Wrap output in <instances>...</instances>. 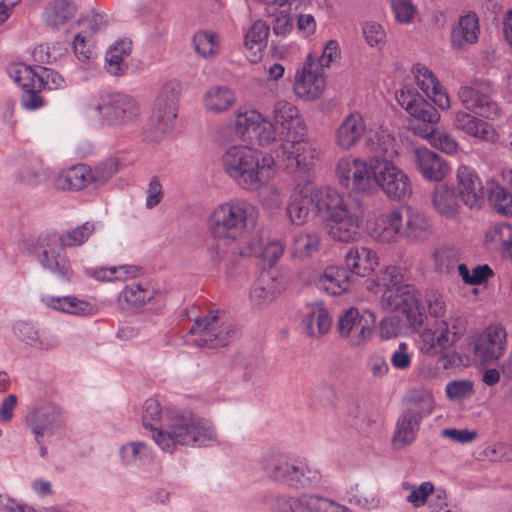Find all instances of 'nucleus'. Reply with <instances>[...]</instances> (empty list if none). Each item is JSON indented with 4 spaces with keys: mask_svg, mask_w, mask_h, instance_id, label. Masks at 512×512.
<instances>
[{
    "mask_svg": "<svg viewBox=\"0 0 512 512\" xmlns=\"http://www.w3.org/2000/svg\"><path fill=\"white\" fill-rule=\"evenodd\" d=\"M143 427L163 452L172 454L182 447H206L218 442L213 424L191 411L163 410L159 401L147 399L142 408Z\"/></svg>",
    "mask_w": 512,
    "mask_h": 512,
    "instance_id": "obj_1",
    "label": "nucleus"
},
{
    "mask_svg": "<svg viewBox=\"0 0 512 512\" xmlns=\"http://www.w3.org/2000/svg\"><path fill=\"white\" fill-rule=\"evenodd\" d=\"M258 220V208L246 199L233 198L214 207L207 224L218 242L208 248L210 259L218 263L228 254L250 256L255 253L259 241L252 232Z\"/></svg>",
    "mask_w": 512,
    "mask_h": 512,
    "instance_id": "obj_2",
    "label": "nucleus"
},
{
    "mask_svg": "<svg viewBox=\"0 0 512 512\" xmlns=\"http://www.w3.org/2000/svg\"><path fill=\"white\" fill-rule=\"evenodd\" d=\"M273 120L280 127L281 145L276 156L290 171L309 172L319 159L318 145L305 138L306 125L298 109L286 100L276 103Z\"/></svg>",
    "mask_w": 512,
    "mask_h": 512,
    "instance_id": "obj_3",
    "label": "nucleus"
},
{
    "mask_svg": "<svg viewBox=\"0 0 512 512\" xmlns=\"http://www.w3.org/2000/svg\"><path fill=\"white\" fill-rule=\"evenodd\" d=\"M366 146L375 153L373 193L377 189L391 200L404 202L413 192L408 174L398 167L391 158L397 154L395 138L385 129L369 130Z\"/></svg>",
    "mask_w": 512,
    "mask_h": 512,
    "instance_id": "obj_4",
    "label": "nucleus"
},
{
    "mask_svg": "<svg viewBox=\"0 0 512 512\" xmlns=\"http://www.w3.org/2000/svg\"><path fill=\"white\" fill-rule=\"evenodd\" d=\"M318 211H324L326 234L334 241L350 244L360 240L364 213L360 205L350 203L337 189H321L311 197Z\"/></svg>",
    "mask_w": 512,
    "mask_h": 512,
    "instance_id": "obj_5",
    "label": "nucleus"
},
{
    "mask_svg": "<svg viewBox=\"0 0 512 512\" xmlns=\"http://www.w3.org/2000/svg\"><path fill=\"white\" fill-rule=\"evenodd\" d=\"M375 286L381 290L380 306L388 312L405 315L413 328L424 322V311L420 304L418 289L407 282L402 270L396 266H386L376 275Z\"/></svg>",
    "mask_w": 512,
    "mask_h": 512,
    "instance_id": "obj_6",
    "label": "nucleus"
},
{
    "mask_svg": "<svg viewBox=\"0 0 512 512\" xmlns=\"http://www.w3.org/2000/svg\"><path fill=\"white\" fill-rule=\"evenodd\" d=\"M225 173L246 191H257L273 175L276 162L267 153L248 145L226 149L221 159Z\"/></svg>",
    "mask_w": 512,
    "mask_h": 512,
    "instance_id": "obj_7",
    "label": "nucleus"
},
{
    "mask_svg": "<svg viewBox=\"0 0 512 512\" xmlns=\"http://www.w3.org/2000/svg\"><path fill=\"white\" fill-rule=\"evenodd\" d=\"M465 330V320L460 316H449L447 320L428 322L418 332L419 351L428 356H440L437 363L443 369H447L450 361L444 351L451 348Z\"/></svg>",
    "mask_w": 512,
    "mask_h": 512,
    "instance_id": "obj_8",
    "label": "nucleus"
},
{
    "mask_svg": "<svg viewBox=\"0 0 512 512\" xmlns=\"http://www.w3.org/2000/svg\"><path fill=\"white\" fill-rule=\"evenodd\" d=\"M189 332L193 344L207 348L223 347L235 335L232 323L224 313L218 311H209L197 318Z\"/></svg>",
    "mask_w": 512,
    "mask_h": 512,
    "instance_id": "obj_9",
    "label": "nucleus"
},
{
    "mask_svg": "<svg viewBox=\"0 0 512 512\" xmlns=\"http://www.w3.org/2000/svg\"><path fill=\"white\" fill-rule=\"evenodd\" d=\"M374 156L362 160L353 156L339 159L336 176L341 186L354 193L373 194Z\"/></svg>",
    "mask_w": 512,
    "mask_h": 512,
    "instance_id": "obj_10",
    "label": "nucleus"
},
{
    "mask_svg": "<svg viewBox=\"0 0 512 512\" xmlns=\"http://www.w3.org/2000/svg\"><path fill=\"white\" fill-rule=\"evenodd\" d=\"M26 424L37 443L50 437L66 425L63 409L50 400H39L27 413Z\"/></svg>",
    "mask_w": 512,
    "mask_h": 512,
    "instance_id": "obj_11",
    "label": "nucleus"
},
{
    "mask_svg": "<svg viewBox=\"0 0 512 512\" xmlns=\"http://www.w3.org/2000/svg\"><path fill=\"white\" fill-rule=\"evenodd\" d=\"M235 133L243 141L256 142L259 145H270L280 140V127L271 123L256 110H240L235 121Z\"/></svg>",
    "mask_w": 512,
    "mask_h": 512,
    "instance_id": "obj_12",
    "label": "nucleus"
},
{
    "mask_svg": "<svg viewBox=\"0 0 512 512\" xmlns=\"http://www.w3.org/2000/svg\"><path fill=\"white\" fill-rule=\"evenodd\" d=\"M375 321L374 312L365 310L360 314L357 308L351 307L340 315L336 329L341 339L356 348L365 345L371 339Z\"/></svg>",
    "mask_w": 512,
    "mask_h": 512,
    "instance_id": "obj_13",
    "label": "nucleus"
},
{
    "mask_svg": "<svg viewBox=\"0 0 512 512\" xmlns=\"http://www.w3.org/2000/svg\"><path fill=\"white\" fill-rule=\"evenodd\" d=\"M89 109V115L99 118L102 123L118 125L134 120L139 107L133 98H97Z\"/></svg>",
    "mask_w": 512,
    "mask_h": 512,
    "instance_id": "obj_14",
    "label": "nucleus"
},
{
    "mask_svg": "<svg viewBox=\"0 0 512 512\" xmlns=\"http://www.w3.org/2000/svg\"><path fill=\"white\" fill-rule=\"evenodd\" d=\"M176 116L177 104L174 98H156L144 140L149 144L160 143L171 131Z\"/></svg>",
    "mask_w": 512,
    "mask_h": 512,
    "instance_id": "obj_15",
    "label": "nucleus"
},
{
    "mask_svg": "<svg viewBox=\"0 0 512 512\" xmlns=\"http://www.w3.org/2000/svg\"><path fill=\"white\" fill-rule=\"evenodd\" d=\"M507 344V333L501 325H490L473 341L475 360L491 364L503 356Z\"/></svg>",
    "mask_w": 512,
    "mask_h": 512,
    "instance_id": "obj_16",
    "label": "nucleus"
},
{
    "mask_svg": "<svg viewBox=\"0 0 512 512\" xmlns=\"http://www.w3.org/2000/svg\"><path fill=\"white\" fill-rule=\"evenodd\" d=\"M321 189H333L330 186H312L309 183L297 184L294 192L290 195L286 206V216L291 224L302 226L309 222L311 214H323L311 203L312 195Z\"/></svg>",
    "mask_w": 512,
    "mask_h": 512,
    "instance_id": "obj_17",
    "label": "nucleus"
},
{
    "mask_svg": "<svg viewBox=\"0 0 512 512\" xmlns=\"http://www.w3.org/2000/svg\"><path fill=\"white\" fill-rule=\"evenodd\" d=\"M286 289L283 277L276 271H263L253 282L249 300L258 310L269 307Z\"/></svg>",
    "mask_w": 512,
    "mask_h": 512,
    "instance_id": "obj_18",
    "label": "nucleus"
},
{
    "mask_svg": "<svg viewBox=\"0 0 512 512\" xmlns=\"http://www.w3.org/2000/svg\"><path fill=\"white\" fill-rule=\"evenodd\" d=\"M37 257L42 268L54 274L61 281L71 282L74 280L75 273L70 265L65 248L59 244L56 237L42 246Z\"/></svg>",
    "mask_w": 512,
    "mask_h": 512,
    "instance_id": "obj_19",
    "label": "nucleus"
},
{
    "mask_svg": "<svg viewBox=\"0 0 512 512\" xmlns=\"http://www.w3.org/2000/svg\"><path fill=\"white\" fill-rule=\"evenodd\" d=\"M458 196L470 209H478L484 200L482 181L476 170L466 164H461L455 174Z\"/></svg>",
    "mask_w": 512,
    "mask_h": 512,
    "instance_id": "obj_20",
    "label": "nucleus"
},
{
    "mask_svg": "<svg viewBox=\"0 0 512 512\" xmlns=\"http://www.w3.org/2000/svg\"><path fill=\"white\" fill-rule=\"evenodd\" d=\"M411 159L417 171L430 182H441L451 171L445 159L426 147L413 149Z\"/></svg>",
    "mask_w": 512,
    "mask_h": 512,
    "instance_id": "obj_21",
    "label": "nucleus"
},
{
    "mask_svg": "<svg viewBox=\"0 0 512 512\" xmlns=\"http://www.w3.org/2000/svg\"><path fill=\"white\" fill-rule=\"evenodd\" d=\"M326 86L325 76L316 64V58L309 54L303 67L295 76V91L298 96H319Z\"/></svg>",
    "mask_w": 512,
    "mask_h": 512,
    "instance_id": "obj_22",
    "label": "nucleus"
},
{
    "mask_svg": "<svg viewBox=\"0 0 512 512\" xmlns=\"http://www.w3.org/2000/svg\"><path fill=\"white\" fill-rule=\"evenodd\" d=\"M433 234L429 216L414 207L405 208L402 238L411 243L422 244Z\"/></svg>",
    "mask_w": 512,
    "mask_h": 512,
    "instance_id": "obj_23",
    "label": "nucleus"
},
{
    "mask_svg": "<svg viewBox=\"0 0 512 512\" xmlns=\"http://www.w3.org/2000/svg\"><path fill=\"white\" fill-rule=\"evenodd\" d=\"M41 303L48 309L74 316H93L97 313L96 305L74 295L55 296L44 294Z\"/></svg>",
    "mask_w": 512,
    "mask_h": 512,
    "instance_id": "obj_24",
    "label": "nucleus"
},
{
    "mask_svg": "<svg viewBox=\"0 0 512 512\" xmlns=\"http://www.w3.org/2000/svg\"><path fill=\"white\" fill-rule=\"evenodd\" d=\"M78 13L77 5L70 0H53L43 12L42 21L51 30H65L75 20Z\"/></svg>",
    "mask_w": 512,
    "mask_h": 512,
    "instance_id": "obj_25",
    "label": "nucleus"
},
{
    "mask_svg": "<svg viewBox=\"0 0 512 512\" xmlns=\"http://www.w3.org/2000/svg\"><path fill=\"white\" fill-rule=\"evenodd\" d=\"M403 215L400 210L393 209L380 215L370 227V235L383 244L395 243L402 238Z\"/></svg>",
    "mask_w": 512,
    "mask_h": 512,
    "instance_id": "obj_26",
    "label": "nucleus"
},
{
    "mask_svg": "<svg viewBox=\"0 0 512 512\" xmlns=\"http://www.w3.org/2000/svg\"><path fill=\"white\" fill-rule=\"evenodd\" d=\"M294 458L285 453L268 451L260 457L259 466L268 479L286 486Z\"/></svg>",
    "mask_w": 512,
    "mask_h": 512,
    "instance_id": "obj_27",
    "label": "nucleus"
},
{
    "mask_svg": "<svg viewBox=\"0 0 512 512\" xmlns=\"http://www.w3.org/2000/svg\"><path fill=\"white\" fill-rule=\"evenodd\" d=\"M55 189L61 191H81L94 188V179L91 167L79 164L59 172L52 180Z\"/></svg>",
    "mask_w": 512,
    "mask_h": 512,
    "instance_id": "obj_28",
    "label": "nucleus"
},
{
    "mask_svg": "<svg viewBox=\"0 0 512 512\" xmlns=\"http://www.w3.org/2000/svg\"><path fill=\"white\" fill-rule=\"evenodd\" d=\"M321 471L305 458L295 457L287 487L294 490L315 488L322 483Z\"/></svg>",
    "mask_w": 512,
    "mask_h": 512,
    "instance_id": "obj_29",
    "label": "nucleus"
},
{
    "mask_svg": "<svg viewBox=\"0 0 512 512\" xmlns=\"http://www.w3.org/2000/svg\"><path fill=\"white\" fill-rule=\"evenodd\" d=\"M345 264L348 272L366 277L379 266V257L376 251L367 246H356L346 253Z\"/></svg>",
    "mask_w": 512,
    "mask_h": 512,
    "instance_id": "obj_30",
    "label": "nucleus"
},
{
    "mask_svg": "<svg viewBox=\"0 0 512 512\" xmlns=\"http://www.w3.org/2000/svg\"><path fill=\"white\" fill-rule=\"evenodd\" d=\"M366 125L359 113L347 115L335 132V144L338 148L348 151L363 137Z\"/></svg>",
    "mask_w": 512,
    "mask_h": 512,
    "instance_id": "obj_31",
    "label": "nucleus"
},
{
    "mask_svg": "<svg viewBox=\"0 0 512 512\" xmlns=\"http://www.w3.org/2000/svg\"><path fill=\"white\" fill-rule=\"evenodd\" d=\"M454 124L457 129L479 140L495 143L499 139V134L492 124L468 113L458 112Z\"/></svg>",
    "mask_w": 512,
    "mask_h": 512,
    "instance_id": "obj_32",
    "label": "nucleus"
},
{
    "mask_svg": "<svg viewBox=\"0 0 512 512\" xmlns=\"http://www.w3.org/2000/svg\"><path fill=\"white\" fill-rule=\"evenodd\" d=\"M14 181L20 185L37 187L52 178V171L34 160L18 161L13 173Z\"/></svg>",
    "mask_w": 512,
    "mask_h": 512,
    "instance_id": "obj_33",
    "label": "nucleus"
},
{
    "mask_svg": "<svg viewBox=\"0 0 512 512\" xmlns=\"http://www.w3.org/2000/svg\"><path fill=\"white\" fill-rule=\"evenodd\" d=\"M316 285L331 295H340L350 288L351 277L345 267L331 265L318 276Z\"/></svg>",
    "mask_w": 512,
    "mask_h": 512,
    "instance_id": "obj_34",
    "label": "nucleus"
},
{
    "mask_svg": "<svg viewBox=\"0 0 512 512\" xmlns=\"http://www.w3.org/2000/svg\"><path fill=\"white\" fill-rule=\"evenodd\" d=\"M118 456L124 467L140 468L152 460L153 448L145 441L131 440L120 446Z\"/></svg>",
    "mask_w": 512,
    "mask_h": 512,
    "instance_id": "obj_35",
    "label": "nucleus"
},
{
    "mask_svg": "<svg viewBox=\"0 0 512 512\" xmlns=\"http://www.w3.org/2000/svg\"><path fill=\"white\" fill-rule=\"evenodd\" d=\"M322 246V234L318 230L305 229L296 233L291 244L293 258L307 260L316 255Z\"/></svg>",
    "mask_w": 512,
    "mask_h": 512,
    "instance_id": "obj_36",
    "label": "nucleus"
},
{
    "mask_svg": "<svg viewBox=\"0 0 512 512\" xmlns=\"http://www.w3.org/2000/svg\"><path fill=\"white\" fill-rule=\"evenodd\" d=\"M432 205L439 215L447 219H455L461 210L455 190L446 184L435 187L432 193Z\"/></svg>",
    "mask_w": 512,
    "mask_h": 512,
    "instance_id": "obj_37",
    "label": "nucleus"
},
{
    "mask_svg": "<svg viewBox=\"0 0 512 512\" xmlns=\"http://www.w3.org/2000/svg\"><path fill=\"white\" fill-rule=\"evenodd\" d=\"M301 326L307 336L320 338L330 331L332 319L326 308L316 305L303 317Z\"/></svg>",
    "mask_w": 512,
    "mask_h": 512,
    "instance_id": "obj_38",
    "label": "nucleus"
},
{
    "mask_svg": "<svg viewBox=\"0 0 512 512\" xmlns=\"http://www.w3.org/2000/svg\"><path fill=\"white\" fill-rule=\"evenodd\" d=\"M132 51V41L121 39L112 44L105 54V69L113 76H121L127 70L125 59Z\"/></svg>",
    "mask_w": 512,
    "mask_h": 512,
    "instance_id": "obj_39",
    "label": "nucleus"
},
{
    "mask_svg": "<svg viewBox=\"0 0 512 512\" xmlns=\"http://www.w3.org/2000/svg\"><path fill=\"white\" fill-rule=\"evenodd\" d=\"M479 33L478 18L476 14L469 13L462 16L453 28L451 34L452 44L458 48L474 44L478 40Z\"/></svg>",
    "mask_w": 512,
    "mask_h": 512,
    "instance_id": "obj_40",
    "label": "nucleus"
},
{
    "mask_svg": "<svg viewBox=\"0 0 512 512\" xmlns=\"http://www.w3.org/2000/svg\"><path fill=\"white\" fill-rule=\"evenodd\" d=\"M155 291L148 282L131 283L120 292L118 304L121 308H133L145 305L154 297Z\"/></svg>",
    "mask_w": 512,
    "mask_h": 512,
    "instance_id": "obj_41",
    "label": "nucleus"
},
{
    "mask_svg": "<svg viewBox=\"0 0 512 512\" xmlns=\"http://www.w3.org/2000/svg\"><path fill=\"white\" fill-rule=\"evenodd\" d=\"M484 242L488 248L499 250L512 258V225L502 222L490 226L485 233Z\"/></svg>",
    "mask_w": 512,
    "mask_h": 512,
    "instance_id": "obj_42",
    "label": "nucleus"
},
{
    "mask_svg": "<svg viewBox=\"0 0 512 512\" xmlns=\"http://www.w3.org/2000/svg\"><path fill=\"white\" fill-rule=\"evenodd\" d=\"M411 73L425 96H448L438 77L427 66L416 63L411 67Z\"/></svg>",
    "mask_w": 512,
    "mask_h": 512,
    "instance_id": "obj_43",
    "label": "nucleus"
},
{
    "mask_svg": "<svg viewBox=\"0 0 512 512\" xmlns=\"http://www.w3.org/2000/svg\"><path fill=\"white\" fill-rule=\"evenodd\" d=\"M9 77L30 96L39 93V86L36 79H39V72L31 66L21 62L11 63L7 67Z\"/></svg>",
    "mask_w": 512,
    "mask_h": 512,
    "instance_id": "obj_44",
    "label": "nucleus"
},
{
    "mask_svg": "<svg viewBox=\"0 0 512 512\" xmlns=\"http://www.w3.org/2000/svg\"><path fill=\"white\" fill-rule=\"evenodd\" d=\"M346 498L350 504L363 509H374L379 505L377 488L368 482L355 483L346 491Z\"/></svg>",
    "mask_w": 512,
    "mask_h": 512,
    "instance_id": "obj_45",
    "label": "nucleus"
},
{
    "mask_svg": "<svg viewBox=\"0 0 512 512\" xmlns=\"http://www.w3.org/2000/svg\"><path fill=\"white\" fill-rule=\"evenodd\" d=\"M420 422V420L410 416V414L402 413L397 420L392 438L395 449H403L415 441L420 428Z\"/></svg>",
    "mask_w": 512,
    "mask_h": 512,
    "instance_id": "obj_46",
    "label": "nucleus"
},
{
    "mask_svg": "<svg viewBox=\"0 0 512 512\" xmlns=\"http://www.w3.org/2000/svg\"><path fill=\"white\" fill-rule=\"evenodd\" d=\"M434 405L432 393L429 390L418 389L411 392L403 412L421 421L423 417L432 413Z\"/></svg>",
    "mask_w": 512,
    "mask_h": 512,
    "instance_id": "obj_47",
    "label": "nucleus"
},
{
    "mask_svg": "<svg viewBox=\"0 0 512 512\" xmlns=\"http://www.w3.org/2000/svg\"><path fill=\"white\" fill-rule=\"evenodd\" d=\"M398 103L405 108L410 116L423 122L434 123L439 119V114L434 105L426 98H396Z\"/></svg>",
    "mask_w": 512,
    "mask_h": 512,
    "instance_id": "obj_48",
    "label": "nucleus"
},
{
    "mask_svg": "<svg viewBox=\"0 0 512 512\" xmlns=\"http://www.w3.org/2000/svg\"><path fill=\"white\" fill-rule=\"evenodd\" d=\"M16 329L20 339L37 350H53L59 345V340L56 336L40 334L30 324L20 323L17 325Z\"/></svg>",
    "mask_w": 512,
    "mask_h": 512,
    "instance_id": "obj_49",
    "label": "nucleus"
},
{
    "mask_svg": "<svg viewBox=\"0 0 512 512\" xmlns=\"http://www.w3.org/2000/svg\"><path fill=\"white\" fill-rule=\"evenodd\" d=\"M402 489L406 493L405 501L414 508H421L425 505L428 506L430 498L436 495L438 489L430 481L413 484L410 482H403Z\"/></svg>",
    "mask_w": 512,
    "mask_h": 512,
    "instance_id": "obj_50",
    "label": "nucleus"
},
{
    "mask_svg": "<svg viewBox=\"0 0 512 512\" xmlns=\"http://www.w3.org/2000/svg\"><path fill=\"white\" fill-rule=\"evenodd\" d=\"M432 261L434 270L439 274L449 275L459 265V251L449 245H441L434 249L432 253Z\"/></svg>",
    "mask_w": 512,
    "mask_h": 512,
    "instance_id": "obj_51",
    "label": "nucleus"
},
{
    "mask_svg": "<svg viewBox=\"0 0 512 512\" xmlns=\"http://www.w3.org/2000/svg\"><path fill=\"white\" fill-rule=\"evenodd\" d=\"M192 44L195 52L203 58H214L220 52V36L209 30H201L194 34Z\"/></svg>",
    "mask_w": 512,
    "mask_h": 512,
    "instance_id": "obj_52",
    "label": "nucleus"
},
{
    "mask_svg": "<svg viewBox=\"0 0 512 512\" xmlns=\"http://www.w3.org/2000/svg\"><path fill=\"white\" fill-rule=\"evenodd\" d=\"M139 268L134 265H119L98 267L87 271V274L97 281L126 280L137 276Z\"/></svg>",
    "mask_w": 512,
    "mask_h": 512,
    "instance_id": "obj_53",
    "label": "nucleus"
},
{
    "mask_svg": "<svg viewBox=\"0 0 512 512\" xmlns=\"http://www.w3.org/2000/svg\"><path fill=\"white\" fill-rule=\"evenodd\" d=\"M96 224L92 221H86L70 230L65 231L60 237H56L59 244L64 248L78 247L85 244L95 233Z\"/></svg>",
    "mask_w": 512,
    "mask_h": 512,
    "instance_id": "obj_54",
    "label": "nucleus"
},
{
    "mask_svg": "<svg viewBox=\"0 0 512 512\" xmlns=\"http://www.w3.org/2000/svg\"><path fill=\"white\" fill-rule=\"evenodd\" d=\"M478 461H512V446L504 443H484L475 451Z\"/></svg>",
    "mask_w": 512,
    "mask_h": 512,
    "instance_id": "obj_55",
    "label": "nucleus"
},
{
    "mask_svg": "<svg viewBox=\"0 0 512 512\" xmlns=\"http://www.w3.org/2000/svg\"><path fill=\"white\" fill-rule=\"evenodd\" d=\"M269 26L263 20L254 21L247 29L244 36V46L248 50L261 51L267 43Z\"/></svg>",
    "mask_w": 512,
    "mask_h": 512,
    "instance_id": "obj_56",
    "label": "nucleus"
},
{
    "mask_svg": "<svg viewBox=\"0 0 512 512\" xmlns=\"http://www.w3.org/2000/svg\"><path fill=\"white\" fill-rule=\"evenodd\" d=\"M457 273L466 285H482L493 276V270L488 264L476 265L469 268L466 264L457 265Z\"/></svg>",
    "mask_w": 512,
    "mask_h": 512,
    "instance_id": "obj_57",
    "label": "nucleus"
},
{
    "mask_svg": "<svg viewBox=\"0 0 512 512\" xmlns=\"http://www.w3.org/2000/svg\"><path fill=\"white\" fill-rule=\"evenodd\" d=\"M488 200L493 209L504 216H512V193L499 184L488 192Z\"/></svg>",
    "mask_w": 512,
    "mask_h": 512,
    "instance_id": "obj_58",
    "label": "nucleus"
},
{
    "mask_svg": "<svg viewBox=\"0 0 512 512\" xmlns=\"http://www.w3.org/2000/svg\"><path fill=\"white\" fill-rule=\"evenodd\" d=\"M290 6L271 9V2L267 6V13L273 18L272 28L276 35L285 36L289 34L294 27L293 19L290 15Z\"/></svg>",
    "mask_w": 512,
    "mask_h": 512,
    "instance_id": "obj_59",
    "label": "nucleus"
},
{
    "mask_svg": "<svg viewBox=\"0 0 512 512\" xmlns=\"http://www.w3.org/2000/svg\"><path fill=\"white\" fill-rule=\"evenodd\" d=\"M463 106L485 118H495L500 115V108L491 98H464Z\"/></svg>",
    "mask_w": 512,
    "mask_h": 512,
    "instance_id": "obj_60",
    "label": "nucleus"
},
{
    "mask_svg": "<svg viewBox=\"0 0 512 512\" xmlns=\"http://www.w3.org/2000/svg\"><path fill=\"white\" fill-rule=\"evenodd\" d=\"M118 169L119 164L115 158L106 159L93 168L91 167L94 179V188L104 185L118 172Z\"/></svg>",
    "mask_w": 512,
    "mask_h": 512,
    "instance_id": "obj_61",
    "label": "nucleus"
},
{
    "mask_svg": "<svg viewBox=\"0 0 512 512\" xmlns=\"http://www.w3.org/2000/svg\"><path fill=\"white\" fill-rule=\"evenodd\" d=\"M285 195L276 185L272 184L265 187L260 193V202L267 211H278L282 208Z\"/></svg>",
    "mask_w": 512,
    "mask_h": 512,
    "instance_id": "obj_62",
    "label": "nucleus"
},
{
    "mask_svg": "<svg viewBox=\"0 0 512 512\" xmlns=\"http://www.w3.org/2000/svg\"><path fill=\"white\" fill-rule=\"evenodd\" d=\"M429 143L446 154H455L458 151V142L445 131L433 130L427 135Z\"/></svg>",
    "mask_w": 512,
    "mask_h": 512,
    "instance_id": "obj_63",
    "label": "nucleus"
},
{
    "mask_svg": "<svg viewBox=\"0 0 512 512\" xmlns=\"http://www.w3.org/2000/svg\"><path fill=\"white\" fill-rule=\"evenodd\" d=\"M273 512H309L303 495H283L276 499Z\"/></svg>",
    "mask_w": 512,
    "mask_h": 512,
    "instance_id": "obj_64",
    "label": "nucleus"
}]
</instances>
